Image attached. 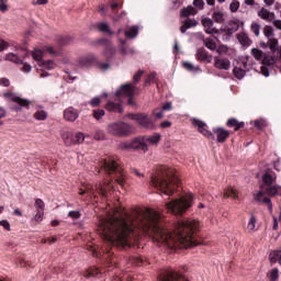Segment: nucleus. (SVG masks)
Wrapping results in <instances>:
<instances>
[{"label":"nucleus","instance_id":"obj_1","mask_svg":"<svg viewBox=\"0 0 281 281\" xmlns=\"http://www.w3.org/2000/svg\"><path fill=\"white\" fill-rule=\"evenodd\" d=\"M199 222H178L173 233L161 226V214L153 209L135 210L132 217L109 216L100 221L99 232L108 247H133L144 232L168 249H190L196 247L194 234Z\"/></svg>","mask_w":281,"mask_h":281},{"label":"nucleus","instance_id":"obj_2","mask_svg":"<svg viewBox=\"0 0 281 281\" xmlns=\"http://www.w3.org/2000/svg\"><path fill=\"white\" fill-rule=\"evenodd\" d=\"M170 183L177 186V183H179V177L177 176L175 169L167 166H160L158 168V175L151 177V186L157 188V190H160L162 194L172 196L175 189H172Z\"/></svg>","mask_w":281,"mask_h":281},{"label":"nucleus","instance_id":"obj_3","mask_svg":"<svg viewBox=\"0 0 281 281\" xmlns=\"http://www.w3.org/2000/svg\"><path fill=\"white\" fill-rule=\"evenodd\" d=\"M192 124L193 126H196L199 133L204 135V137H207V139H214V136H216V142L218 144H225V142L229 139V135H232V133L224 127H214L212 133L207 130V124L198 119H193Z\"/></svg>","mask_w":281,"mask_h":281},{"label":"nucleus","instance_id":"obj_4","mask_svg":"<svg viewBox=\"0 0 281 281\" xmlns=\"http://www.w3.org/2000/svg\"><path fill=\"white\" fill-rule=\"evenodd\" d=\"M192 193H189L184 196L176 199L173 201L167 202L165 207L170 214H176L181 216V214H186L190 207H192Z\"/></svg>","mask_w":281,"mask_h":281},{"label":"nucleus","instance_id":"obj_5","mask_svg":"<svg viewBox=\"0 0 281 281\" xmlns=\"http://www.w3.org/2000/svg\"><path fill=\"white\" fill-rule=\"evenodd\" d=\"M101 168L108 172V175H116L115 181L119 183L121 188H124V169L120 166V164L113 159L103 160L101 164Z\"/></svg>","mask_w":281,"mask_h":281},{"label":"nucleus","instance_id":"obj_6","mask_svg":"<svg viewBox=\"0 0 281 281\" xmlns=\"http://www.w3.org/2000/svg\"><path fill=\"white\" fill-rule=\"evenodd\" d=\"M105 131L108 135L113 137H128L133 133V126L122 121L111 122L106 125Z\"/></svg>","mask_w":281,"mask_h":281},{"label":"nucleus","instance_id":"obj_7","mask_svg":"<svg viewBox=\"0 0 281 281\" xmlns=\"http://www.w3.org/2000/svg\"><path fill=\"white\" fill-rule=\"evenodd\" d=\"M4 100H9V102H14L15 104L11 106L12 111H15V113H21L23 111V108L30 106L32 102L27 99H23L19 95H16L14 92H3Z\"/></svg>","mask_w":281,"mask_h":281},{"label":"nucleus","instance_id":"obj_8","mask_svg":"<svg viewBox=\"0 0 281 281\" xmlns=\"http://www.w3.org/2000/svg\"><path fill=\"white\" fill-rule=\"evenodd\" d=\"M119 150H143L146 153L144 138L136 137L131 140L122 142L117 145Z\"/></svg>","mask_w":281,"mask_h":281},{"label":"nucleus","instance_id":"obj_9","mask_svg":"<svg viewBox=\"0 0 281 281\" xmlns=\"http://www.w3.org/2000/svg\"><path fill=\"white\" fill-rule=\"evenodd\" d=\"M135 91H137V87L127 83L121 86V90L115 92V95H120V93H123V95H126L128 98V104H133V95H135Z\"/></svg>","mask_w":281,"mask_h":281},{"label":"nucleus","instance_id":"obj_10","mask_svg":"<svg viewBox=\"0 0 281 281\" xmlns=\"http://www.w3.org/2000/svg\"><path fill=\"white\" fill-rule=\"evenodd\" d=\"M130 117L144 128H153V120H150L146 114H130Z\"/></svg>","mask_w":281,"mask_h":281},{"label":"nucleus","instance_id":"obj_11","mask_svg":"<svg viewBox=\"0 0 281 281\" xmlns=\"http://www.w3.org/2000/svg\"><path fill=\"white\" fill-rule=\"evenodd\" d=\"M34 205L36 210L34 221L36 223H41L43 221V216H45V202L42 199H36Z\"/></svg>","mask_w":281,"mask_h":281},{"label":"nucleus","instance_id":"obj_12","mask_svg":"<svg viewBox=\"0 0 281 281\" xmlns=\"http://www.w3.org/2000/svg\"><path fill=\"white\" fill-rule=\"evenodd\" d=\"M221 30L222 32H225L227 36H232V34H235V32H238V30H240V24L238 23V21L231 20L227 22L226 25L222 26Z\"/></svg>","mask_w":281,"mask_h":281},{"label":"nucleus","instance_id":"obj_13","mask_svg":"<svg viewBox=\"0 0 281 281\" xmlns=\"http://www.w3.org/2000/svg\"><path fill=\"white\" fill-rule=\"evenodd\" d=\"M203 27H204V32H206V34H221V31H218L217 29L214 27V20L210 19V18H203L201 21Z\"/></svg>","mask_w":281,"mask_h":281},{"label":"nucleus","instance_id":"obj_14","mask_svg":"<svg viewBox=\"0 0 281 281\" xmlns=\"http://www.w3.org/2000/svg\"><path fill=\"white\" fill-rule=\"evenodd\" d=\"M79 65L81 67H92V65H98V56L94 54H88L79 58Z\"/></svg>","mask_w":281,"mask_h":281},{"label":"nucleus","instance_id":"obj_15","mask_svg":"<svg viewBox=\"0 0 281 281\" xmlns=\"http://www.w3.org/2000/svg\"><path fill=\"white\" fill-rule=\"evenodd\" d=\"M254 199L257 203H265L268 205L269 212H273V204L271 203V199L265 196V192L259 191L258 193H255Z\"/></svg>","mask_w":281,"mask_h":281},{"label":"nucleus","instance_id":"obj_16","mask_svg":"<svg viewBox=\"0 0 281 281\" xmlns=\"http://www.w3.org/2000/svg\"><path fill=\"white\" fill-rule=\"evenodd\" d=\"M214 67L215 69H222L224 71H227L229 70V67H232V61H229V59L214 57Z\"/></svg>","mask_w":281,"mask_h":281},{"label":"nucleus","instance_id":"obj_17","mask_svg":"<svg viewBox=\"0 0 281 281\" xmlns=\"http://www.w3.org/2000/svg\"><path fill=\"white\" fill-rule=\"evenodd\" d=\"M161 139L160 134H154L151 136H145L143 137V140L146 146V151H148V146H157Z\"/></svg>","mask_w":281,"mask_h":281},{"label":"nucleus","instance_id":"obj_18","mask_svg":"<svg viewBox=\"0 0 281 281\" xmlns=\"http://www.w3.org/2000/svg\"><path fill=\"white\" fill-rule=\"evenodd\" d=\"M80 113L75 108H68L64 111V117L67 122H76L78 120Z\"/></svg>","mask_w":281,"mask_h":281},{"label":"nucleus","instance_id":"obj_19","mask_svg":"<svg viewBox=\"0 0 281 281\" xmlns=\"http://www.w3.org/2000/svg\"><path fill=\"white\" fill-rule=\"evenodd\" d=\"M37 71H52V69H56V63L52 59L42 60L38 64Z\"/></svg>","mask_w":281,"mask_h":281},{"label":"nucleus","instance_id":"obj_20","mask_svg":"<svg viewBox=\"0 0 281 281\" xmlns=\"http://www.w3.org/2000/svg\"><path fill=\"white\" fill-rule=\"evenodd\" d=\"M196 58L201 63H212L213 57L210 55V53H207V50H205V48L201 47L196 50Z\"/></svg>","mask_w":281,"mask_h":281},{"label":"nucleus","instance_id":"obj_21","mask_svg":"<svg viewBox=\"0 0 281 281\" xmlns=\"http://www.w3.org/2000/svg\"><path fill=\"white\" fill-rule=\"evenodd\" d=\"M258 16L262 19V21H269V23H271V21H273L276 19V13L269 11L266 8H261L258 11Z\"/></svg>","mask_w":281,"mask_h":281},{"label":"nucleus","instance_id":"obj_22","mask_svg":"<svg viewBox=\"0 0 281 281\" xmlns=\"http://www.w3.org/2000/svg\"><path fill=\"white\" fill-rule=\"evenodd\" d=\"M226 126L234 128V131H240V128H245V122H239L237 119L232 117L227 120Z\"/></svg>","mask_w":281,"mask_h":281},{"label":"nucleus","instance_id":"obj_23","mask_svg":"<svg viewBox=\"0 0 281 281\" xmlns=\"http://www.w3.org/2000/svg\"><path fill=\"white\" fill-rule=\"evenodd\" d=\"M266 191V194L269 196H281V187L280 186H268L263 188Z\"/></svg>","mask_w":281,"mask_h":281},{"label":"nucleus","instance_id":"obj_24","mask_svg":"<svg viewBox=\"0 0 281 281\" xmlns=\"http://www.w3.org/2000/svg\"><path fill=\"white\" fill-rule=\"evenodd\" d=\"M199 25V22L194 19H188L183 22V24L180 27V31L182 34H186L190 27H196Z\"/></svg>","mask_w":281,"mask_h":281},{"label":"nucleus","instance_id":"obj_25","mask_svg":"<svg viewBox=\"0 0 281 281\" xmlns=\"http://www.w3.org/2000/svg\"><path fill=\"white\" fill-rule=\"evenodd\" d=\"M36 111L33 114V117H35L38 122H43L47 119V111L43 110L42 105H36Z\"/></svg>","mask_w":281,"mask_h":281},{"label":"nucleus","instance_id":"obj_26","mask_svg":"<svg viewBox=\"0 0 281 281\" xmlns=\"http://www.w3.org/2000/svg\"><path fill=\"white\" fill-rule=\"evenodd\" d=\"M237 40L243 47H249L251 45V38H249V35H247V33H238Z\"/></svg>","mask_w":281,"mask_h":281},{"label":"nucleus","instance_id":"obj_27","mask_svg":"<svg viewBox=\"0 0 281 281\" xmlns=\"http://www.w3.org/2000/svg\"><path fill=\"white\" fill-rule=\"evenodd\" d=\"M262 181L266 183V188L269 186H273V181H276V172L268 171L262 176Z\"/></svg>","mask_w":281,"mask_h":281},{"label":"nucleus","instance_id":"obj_28","mask_svg":"<svg viewBox=\"0 0 281 281\" xmlns=\"http://www.w3.org/2000/svg\"><path fill=\"white\" fill-rule=\"evenodd\" d=\"M61 138L65 146H74V133L65 131L61 133Z\"/></svg>","mask_w":281,"mask_h":281},{"label":"nucleus","instance_id":"obj_29","mask_svg":"<svg viewBox=\"0 0 281 281\" xmlns=\"http://www.w3.org/2000/svg\"><path fill=\"white\" fill-rule=\"evenodd\" d=\"M268 258L271 265H276V262H279V265H281V250H272L269 254Z\"/></svg>","mask_w":281,"mask_h":281},{"label":"nucleus","instance_id":"obj_30","mask_svg":"<svg viewBox=\"0 0 281 281\" xmlns=\"http://www.w3.org/2000/svg\"><path fill=\"white\" fill-rule=\"evenodd\" d=\"M224 199H238V190L234 187H228L224 190Z\"/></svg>","mask_w":281,"mask_h":281},{"label":"nucleus","instance_id":"obj_31","mask_svg":"<svg viewBox=\"0 0 281 281\" xmlns=\"http://www.w3.org/2000/svg\"><path fill=\"white\" fill-rule=\"evenodd\" d=\"M106 111L113 112V113H122V105L114 103L113 101H109L105 105Z\"/></svg>","mask_w":281,"mask_h":281},{"label":"nucleus","instance_id":"obj_32","mask_svg":"<svg viewBox=\"0 0 281 281\" xmlns=\"http://www.w3.org/2000/svg\"><path fill=\"white\" fill-rule=\"evenodd\" d=\"M111 188H113V186H111V182L97 184V190L99 191V194H102V196H106V192H109Z\"/></svg>","mask_w":281,"mask_h":281},{"label":"nucleus","instance_id":"obj_33","mask_svg":"<svg viewBox=\"0 0 281 281\" xmlns=\"http://www.w3.org/2000/svg\"><path fill=\"white\" fill-rule=\"evenodd\" d=\"M194 14H196V9H194V7H192V5L183 8L180 11V15L184 16V18L194 16Z\"/></svg>","mask_w":281,"mask_h":281},{"label":"nucleus","instance_id":"obj_34","mask_svg":"<svg viewBox=\"0 0 281 281\" xmlns=\"http://www.w3.org/2000/svg\"><path fill=\"white\" fill-rule=\"evenodd\" d=\"M212 19L215 23H225V13L223 11H214Z\"/></svg>","mask_w":281,"mask_h":281},{"label":"nucleus","instance_id":"obj_35","mask_svg":"<svg viewBox=\"0 0 281 281\" xmlns=\"http://www.w3.org/2000/svg\"><path fill=\"white\" fill-rule=\"evenodd\" d=\"M256 223H258V221L256 220V216L251 215L247 225V229L249 234H254V232H258V228L256 227Z\"/></svg>","mask_w":281,"mask_h":281},{"label":"nucleus","instance_id":"obj_36","mask_svg":"<svg viewBox=\"0 0 281 281\" xmlns=\"http://www.w3.org/2000/svg\"><path fill=\"white\" fill-rule=\"evenodd\" d=\"M267 278H269L270 281H278V280H280V270L278 268L271 269L268 272Z\"/></svg>","mask_w":281,"mask_h":281},{"label":"nucleus","instance_id":"obj_37","mask_svg":"<svg viewBox=\"0 0 281 281\" xmlns=\"http://www.w3.org/2000/svg\"><path fill=\"white\" fill-rule=\"evenodd\" d=\"M139 34V27L137 26H132L127 31H125V36L127 38H135Z\"/></svg>","mask_w":281,"mask_h":281},{"label":"nucleus","instance_id":"obj_38","mask_svg":"<svg viewBox=\"0 0 281 281\" xmlns=\"http://www.w3.org/2000/svg\"><path fill=\"white\" fill-rule=\"evenodd\" d=\"M5 60H10V63H15V65L23 64V60L19 58V56L14 53H9L5 55Z\"/></svg>","mask_w":281,"mask_h":281},{"label":"nucleus","instance_id":"obj_39","mask_svg":"<svg viewBox=\"0 0 281 281\" xmlns=\"http://www.w3.org/2000/svg\"><path fill=\"white\" fill-rule=\"evenodd\" d=\"M44 52L38 49V48H35L33 52H32V57L38 63H43V56H44Z\"/></svg>","mask_w":281,"mask_h":281},{"label":"nucleus","instance_id":"obj_40","mask_svg":"<svg viewBox=\"0 0 281 281\" xmlns=\"http://www.w3.org/2000/svg\"><path fill=\"white\" fill-rule=\"evenodd\" d=\"M82 188H80V192H79V194L81 196L85 195V194H93V186L83 183Z\"/></svg>","mask_w":281,"mask_h":281},{"label":"nucleus","instance_id":"obj_41","mask_svg":"<svg viewBox=\"0 0 281 281\" xmlns=\"http://www.w3.org/2000/svg\"><path fill=\"white\" fill-rule=\"evenodd\" d=\"M203 43L204 46L211 52H214V49H216V42H214V40H212L211 37L205 38Z\"/></svg>","mask_w":281,"mask_h":281},{"label":"nucleus","instance_id":"obj_42","mask_svg":"<svg viewBox=\"0 0 281 281\" xmlns=\"http://www.w3.org/2000/svg\"><path fill=\"white\" fill-rule=\"evenodd\" d=\"M261 25L258 22H251L250 24V32H252V34H255V36H260V30H261Z\"/></svg>","mask_w":281,"mask_h":281},{"label":"nucleus","instance_id":"obj_43","mask_svg":"<svg viewBox=\"0 0 281 281\" xmlns=\"http://www.w3.org/2000/svg\"><path fill=\"white\" fill-rule=\"evenodd\" d=\"M234 76L235 78H237L238 80H243L245 78V69L240 68V67H235L234 70Z\"/></svg>","mask_w":281,"mask_h":281},{"label":"nucleus","instance_id":"obj_44","mask_svg":"<svg viewBox=\"0 0 281 281\" xmlns=\"http://www.w3.org/2000/svg\"><path fill=\"white\" fill-rule=\"evenodd\" d=\"M82 142H85L83 133L78 132V133L74 134L72 146H75V144H82Z\"/></svg>","mask_w":281,"mask_h":281},{"label":"nucleus","instance_id":"obj_45","mask_svg":"<svg viewBox=\"0 0 281 281\" xmlns=\"http://www.w3.org/2000/svg\"><path fill=\"white\" fill-rule=\"evenodd\" d=\"M103 56H105L108 59L113 58L115 56V47L108 46L103 52Z\"/></svg>","mask_w":281,"mask_h":281},{"label":"nucleus","instance_id":"obj_46","mask_svg":"<svg viewBox=\"0 0 281 281\" xmlns=\"http://www.w3.org/2000/svg\"><path fill=\"white\" fill-rule=\"evenodd\" d=\"M251 54L255 58V60H262L265 53L260 50L259 48H252Z\"/></svg>","mask_w":281,"mask_h":281},{"label":"nucleus","instance_id":"obj_47","mask_svg":"<svg viewBox=\"0 0 281 281\" xmlns=\"http://www.w3.org/2000/svg\"><path fill=\"white\" fill-rule=\"evenodd\" d=\"M97 30H99V32H106L108 34H113V32H111L109 24L104 22L99 23L97 25Z\"/></svg>","mask_w":281,"mask_h":281},{"label":"nucleus","instance_id":"obj_48","mask_svg":"<svg viewBox=\"0 0 281 281\" xmlns=\"http://www.w3.org/2000/svg\"><path fill=\"white\" fill-rule=\"evenodd\" d=\"M268 47L269 49H271L272 52H278V38H270L268 40Z\"/></svg>","mask_w":281,"mask_h":281},{"label":"nucleus","instance_id":"obj_49","mask_svg":"<svg viewBox=\"0 0 281 281\" xmlns=\"http://www.w3.org/2000/svg\"><path fill=\"white\" fill-rule=\"evenodd\" d=\"M239 9H240V1L233 0L229 3V12H232L233 14L238 12Z\"/></svg>","mask_w":281,"mask_h":281},{"label":"nucleus","instance_id":"obj_50","mask_svg":"<svg viewBox=\"0 0 281 281\" xmlns=\"http://www.w3.org/2000/svg\"><path fill=\"white\" fill-rule=\"evenodd\" d=\"M228 52H229V47L225 44H221L216 48V53L218 54V56H224V54H227Z\"/></svg>","mask_w":281,"mask_h":281},{"label":"nucleus","instance_id":"obj_51","mask_svg":"<svg viewBox=\"0 0 281 281\" xmlns=\"http://www.w3.org/2000/svg\"><path fill=\"white\" fill-rule=\"evenodd\" d=\"M262 65L268 67L276 65V57H269V56L263 57Z\"/></svg>","mask_w":281,"mask_h":281},{"label":"nucleus","instance_id":"obj_52","mask_svg":"<svg viewBox=\"0 0 281 281\" xmlns=\"http://www.w3.org/2000/svg\"><path fill=\"white\" fill-rule=\"evenodd\" d=\"M263 34H265L266 38H268V41L271 40V38H273V36H274V34H273V27H271V26H266V27L263 29Z\"/></svg>","mask_w":281,"mask_h":281},{"label":"nucleus","instance_id":"obj_53","mask_svg":"<svg viewBox=\"0 0 281 281\" xmlns=\"http://www.w3.org/2000/svg\"><path fill=\"white\" fill-rule=\"evenodd\" d=\"M105 114L106 112H104V110H93L92 112L94 120H102V117H104Z\"/></svg>","mask_w":281,"mask_h":281},{"label":"nucleus","instance_id":"obj_54","mask_svg":"<svg viewBox=\"0 0 281 281\" xmlns=\"http://www.w3.org/2000/svg\"><path fill=\"white\" fill-rule=\"evenodd\" d=\"M8 10H10V5H8V0H0V12H2V14H5Z\"/></svg>","mask_w":281,"mask_h":281},{"label":"nucleus","instance_id":"obj_55","mask_svg":"<svg viewBox=\"0 0 281 281\" xmlns=\"http://www.w3.org/2000/svg\"><path fill=\"white\" fill-rule=\"evenodd\" d=\"M69 218H72V221H78L82 216V213L80 211H70L68 213Z\"/></svg>","mask_w":281,"mask_h":281},{"label":"nucleus","instance_id":"obj_56","mask_svg":"<svg viewBox=\"0 0 281 281\" xmlns=\"http://www.w3.org/2000/svg\"><path fill=\"white\" fill-rule=\"evenodd\" d=\"M194 8H198V10H203L205 8V2L203 0H193Z\"/></svg>","mask_w":281,"mask_h":281},{"label":"nucleus","instance_id":"obj_57","mask_svg":"<svg viewBox=\"0 0 281 281\" xmlns=\"http://www.w3.org/2000/svg\"><path fill=\"white\" fill-rule=\"evenodd\" d=\"M46 52H48L50 56H60V50H56L52 46H46Z\"/></svg>","mask_w":281,"mask_h":281},{"label":"nucleus","instance_id":"obj_58","mask_svg":"<svg viewBox=\"0 0 281 281\" xmlns=\"http://www.w3.org/2000/svg\"><path fill=\"white\" fill-rule=\"evenodd\" d=\"M255 126H256V128H258L259 131H262V128H265V126H267V121H265V120L255 121Z\"/></svg>","mask_w":281,"mask_h":281},{"label":"nucleus","instance_id":"obj_59","mask_svg":"<svg viewBox=\"0 0 281 281\" xmlns=\"http://www.w3.org/2000/svg\"><path fill=\"white\" fill-rule=\"evenodd\" d=\"M0 226L3 227L4 229H7V232H11V227H10V222H8V220H1L0 221Z\"/></svg>","mask_w":281,"mask_h":281},{"label":"nucleus","instance_id":"obj_60","mask_svg":"<svg viewBox=\"0 0 281 281\" xmlns=\"http://www.w3.org/2000/svg\"><path fill=\"white\" fill-rule=\"evenodd\" d=\"M182 66L184 69H187V71H194V65L190 61H183Z\"/></svg>","mask_w":281,"mask_h":281},{"label":"nucleus","instance_id":"obj_61","mask_svg":"<svg viewBox=\"0 0 281 281\" xmlns=\"http://www.w3.org/2000/svg\"><path fill=\"white\" fill-rule=\"evenodd\" d=\"M97 65H98L99 69H101V71H106L111 67L109 65V63H99V61H97Z\"/></svg>","mask_w":281,"mask_h":281},{"label":"nucleus","instance_id":"obj_62","mask_svg":"<svg viewBox=\"0 0 281 281\" xmlns=\"http://www.w3.org/2000/svg\"><path fill=\"white\" fill-rule=\"evenodd\" d=\"M153 115H155V117H157L158 120H161L164 117V110L156 109L154 110Z\"/></svg>","mask_w":281,"mask_h":281},{"label":"nucleus","instance_id":"obj_63","mask_svg":"<svg viewBox=\"0 0 281 281\" xmlns=\"http://www.w3.org/2000/svg\"><path fill=\"white\" fill-rule=\"evenodd\" d=\"M101 102L102 101L100 100L99 97H94L93 99H91L90 104L91 106H100Z\"/></svg>","mask_w":281,"mask_h":281},{"label":"nucleus","instance_id":"obj_64","mask_svg":"<svg viewBox=\"0 0 281 281\" xmlns=\"http://www.w3.org/2000/svg\"><path fill=\"white\" fill-rule=\"evenodd\" d=\"M272 25L281 31V20H272Z\"/></svg>","mask_w":281,"mask_h":281}]
</instances>
